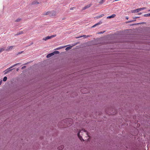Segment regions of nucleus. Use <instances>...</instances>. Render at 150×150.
Wrapping results in <instances>:
<instances>
[{"label": "nucleus", "instance_id": "obj_1", "mask_svg": "<svg viewBox=\"0 0 150 150\" xmlns=\"http://www.w3.org/2000/svg\"><path fill=\"white\" fill-rule=\"evenodd\" d=\"M106 113L109 114L115 115L116 114L117 112V111L115 109L111 108L110 110H108L107 109L105 110Z\"/></svg>", "mask_w": 150, "mask_h": 150}, {"label": "nucleus", "instance_id": "obj_2", "mask_svg": "<svg viewBox=\"0 0 150 150\" xmlns=\"http://www.w3.org/2000/svg\"><path fill=\"white\" fill-rule=\"evenodd\" d=\"M11 69V67H10L8 68H7L6 70L4 72H5L4 74H6L7 73H8L10 71H11L13 70L14 68Z\"/></svg>", "mask_w": 150, "mask_h": 150}, {"label": "nucleus", "instance_id": "obj_3", "mask_svg": "<svg viewBox=\"0 0 150 150\" xmlns=\"http://www.w3.org/2000/svg\"><path fill=\"white\" fill-rule=\"evenodd\" d=\"M50 16H55L56 15V13L55 11H50Z\"/></svg>", "mask_w": 150, "mask_h": 150}, {"label": "nucleus", "instance_id": "obj_4", "mask_svg": "<svg viewBox=\"0 0 150 150\" xmlns=\"http://www.w3.org/2000/svg\"><path fill=\"white\" fill-rule=\"evenodd\" d=\"M91 6V4H88V5H87V6H85V7H83L82 8V9L83 10H84L86 9H87V8H88L89 7H90Z\"/></svg>", "mask_w": 150, "mask_h": 150}, {"label": "nucleus", "instance_id": "obj_5", "mask_svg": "<svg viewBox=\"0 0 150 150\" xmlns=\"http://www.w3.org/2000/svg\"><path fill=\"white\" fill-rule=\"evenodd\" d=\"M54 54L53 53V52H52L51 53H49V54H48L47 56H46V57L47 58H49L50 57H51V56H52L53 55H54Z\"/></svg>", "mask_w": 150, "mask_h": 150}, {"label": "nucleus", "instance_id": "obj_6", "mask_svg": "<svg viewBox=\"0 0 150 150\" xmlns=\"http://www.w3.org/2000/svg\"><path fill=\"white\" fill-rule=\"evenodd\" d=\"M116 16V15L115 14H113L111 16H108L107 17V18H111L115 17Z\"/></svg>", "mask_w": 150, "mask_h": 150}, {"label": "nucleus", "instance_id": "obj_7", "mask_svg": "<svg viewBox=\"0 0 150 150\" xmlns=\"http://www.w3.org/2000/svg\"><path fill=\"white\" fill-rule=\"evenodd\" d=\"M51 38L50 36H47L44 38L43 39V40H46L48 39H50Z\"/></svg>", "mask_w": 150, "mask_h": 150}, {"label": "nucleus", "instance_id": "obj_8", "mask_svg": "<svg viewBox=\"0 0 150 150\" xmlns=\"http://www.w3.org/2000/svg\"><path fill=\"white\" fill-rule=\"evenodd\" d=\"M146 9V7H143V8H137V11L138 12H139V11H141V10H143L144 9Z\"/></svg>", "mask_w": 150, "mask_h": 150}, {"label": "nucleus", "instance_id": "obj_9", "mask_svg": "<svg viewBox=\"0 0 150 150\" xmlns=\"http://www.w3.org/2000/svg\"><path fill=\"white\" fill-rule=\"evenodd\" d=\"M64 147V146L63 145H62L58 147V149L59 150H62Z\"/></svg>", "mask_w": 150, "mask_h": 150}, {"label": "nucleus", "instance_id": "obj_10", "mask_svg": "<svg viewBox=\"0 0 150 150\" xmlns=\"http://www.w3.org/2000/svg\"><path fill=\"white\" fill-rule=\"evenodd\" d=\"M39 3V2H38L37 1H35L32 2V4L35 5L37 4H38Z\"/></svg>", "mask_w": 150, "mask_h": 150}, {"label": "nucleus", "instance_id": "obj_11", "mask_svg": "<svg viewBox=\"0 0 150 150\" xmlns=\"http://www.w3.org/2000/svg\"><path fill=\"white\" fill-rule=\"evenodd\" d=\"M144 23V22L140 23H135V24H131L130 25V26H133L134 25L140 24H144V23Z\"/></svg>", "mask_w": 150, "mask_h": 150}, {"label": "nucleus", "instance_id": "obj_12", "mask_svg": "<svg viewBox=\"0 0 150 150\" xmlns=\"http://www.w3.org/2000/svg\"><path fill=\"white\" fill-rule=\"evenodd\" d=\"M23 33V31H19L17 33V34H16L15 35H19L22 34Z\"/></svg>", "mask_w": 150, "mask_h": 150}, {"label": "nucleus", "instance_id": "obj_13", "mask_svg": "<svg viewBox=\"0 0 150 150\" xmlns=\"http://www.w3.org/2000/svg\"><path fill=\"white\" fill-rule=\"evenodd\" d=\"M72 47V46H70L68 47H67L65 49V50L66 51H67L68 50H69L71 49Z\"/></svg>", "mask_w": 150, "mask_h": 150}, {"label": "nucleus", "instance_id": "obj_14", "mask_svg": "<svg viewBox=\"0 0 150 150\" xmlns=\"http://www.w3.org/2000/svg\"><path fill=\"white\" fill-rule=\"evenodd\" d=\"M66 46H65L64 47H57V48H56V49H55V50H57L61 49H62V48L65 47H66Z\"/></svg>", "mask_w": 150, "mask_h": 150}, {"label": "nucleus", "instance_id": "obj_15", "mask_svg": "<svg viewBox=\"0 0 150 150\" xmlns=\"http://www.w3.org/2000/svg\"><path fill=\"white\" fill-rule=\"evenodd\" d=\"M104 16V14H101V15H100V16H97L96 17V18H100L101 17H102L103 16Z\"/></svg>", "mask_w": 150, "mask_h": 150}, {"label": "nucleus", "instance_id": "obj_16", "mask_svg": "<svg viewBox=\"0 0 150 150\" xmlns=\"http://www.w3.org/2000/svg\"><path fill=\"white\" fill-rule=\"evenodd\" d=\"M131 12L132 13H138L137 11V9L134 10H132L131 11Z\"/></svg>", "mask_w": 150, "mask_h": 150}, {"label": "nucleus", "instance_id": "obj_17", "mask_svg": "<svg viewBox=\"0 0 150 150\" xmlns=\"http://www.w3.org/2000/svg\"><path fill=\"white\" fill-rule=\"evenodd\" d=\"M80 140L81 141H84V140L83 139L82 137L81 136H80V137H78Z\"/></svg>", "mask_w": 150, "mask_h": 150}, {"label": "nucleus", "instance_id": "obj_18", "mask_svg": "<svg viewBox=\"0 0 150 150\" xmlns=\"http://www.w3.org/2000/svg\"><path fill=\"white\" fill-rule=\"evenodd\" d=\"M143 16H144L145 17H148V16H150V13L147 14H145L144 15H143Z\"/></svg>", "mask_w": 150, "mask_h": 150}, {"label": "nucleus", "instance_id": "obj_19", "mask_svg": "<svg viewBox=\"0 0 150 150\" xmlns=\"http://www.w3.org/2000/svg\"><path fill=\"white\" fill-rule=\"evenodd\" d=\"M20 64V63H16L13 65L12 66H11V68H13V67H15V66H17V65H18V64Z\"/></svg>", "mask_w": 150, "mask_h": 150}, {"label": "nucleus", "instance_id": "obj_20", "mask_svg": "<svg viewBox=\"0 0 150 150\" xmlns=\"http://www.w3.org/2000/svg\"><path fill=\"white\" fill-rule=\"evenodd\" d=\"M50 11H48L46 13L44 14V15H49L50 16Z\"/></svg>", "mask_w": 150, "mask_h": 150}, {"label": "nucleus", "instance_id": "obj_21", "mask_svg": "<svg viewBox=\"0 0 150 150\" xmlns=\"http://www.w3.org/2000/svg\"><path fill=\"white\" fill-rule=\"evenodd\" d=\"M54 54H59V52L58 51H55L53 52Z\"/></svg>", "mask_w": 150, "mask_h": 150}, {"label": "nucleus", "instance_id": "obj_22", "mask_svg": "<svg viewBox=\"0 0 150 150\" xmlns=\"http://www.w3.org/2000/svg\"><path fill=\"white\" fill-rule=\"evenodd\" d=\"M7 77L5 76L4 77L3 79V81H5L7 80Z\"/></svg>", "mask_w": 150, "mask_h": 150}, {"label": "nucleus", "instance_id": "obj_23", "mask_svg": "<svg viewBox=\"0 0 150 150\" xmlns=\"http://www.w3.org/2000/svg\"><path fill=\"white\" fill-rule=\"evenodd\" d=\"M105 0H100V1L99 2V3L100 4H102L105 1Z\"/></svg>", "mask_w": 150, "mask_h": 150}, {"label": "nucleus", "instance_id": "obj_24", "mask_svg": "<svg viewBox=\"0 0 150 150\" xmlns=\"http://www.w3.org/2000/svg\"><path fill=\"white\" fill-rule=\"evenodd\" d=\"M81 132V131H79L77 133V135L78 137H80V136H81L80 135V133Z\"/></svg>", "mask_w": 150, "mask_h": 150}, {"label": "nucleus", "instance_id": "obj_25", "mask_svg": "<svg viewBox=\"0 0 150 150\" xmlns=\"http://www.w3.org/2000/svg\"><path fill=\"white\" fill-rule=\"evenodd\" d=\"M79 43V42L75 43H74V44H72V47L74 46L75 45H77L78 43Z\"/></svg>", "mask_w": 150, "mask_h": 150}, {"label": "nucleus", "instance_id": "obj_26", "mask_svg": "<svg viewBox=\"0 0 150 150\" xmlns=\"http://www.w3.org/2000/svg\"><path fill=\"white\" fill-rule=\"evenodd\" d=\"M5 50V49L4 48H1L0 49V52H1Z\"/></svg>", "mask_w": 150, "mask_h": 150}, {"label": "nucleus", "instance_id": "obj_27", "mask_svg": "<svg viewBox=\"0 0 150 150\" xmlns=\"http://www.w3.org/2000/svg\"><path fill=\"white\" fill-rule=\"evenodd\" d=\"M21 18H18L15 21V22H19L21 20Z\"/></svg>", "mask_w": 150, "mask_h": 150}, {"label": "nucleus", "instance_id": "obj_28", "mask_svg": "<svg viewBox=\"0 0 150 150\" xmlns=\"http://www.w3.org/2000/svg\"><path fill=\"white\" fill-rule=\"evenodd\" d=\"M140 17H139V16H135V17H133V18L134 19H137V18H139Z\"/></svg>", "mask_w": 150, "mask_h": 150}, {"label": "nucleus", "instance_id": "obj_29", "mask_svg": "<svg viewBox=\"0 0 150 150\" xmlns=\"http://www.w3.org/2000/svg\"><path fill=\"white\" fill-rule=\"evenodd\" d=\"M98 25V23H97L95 24V25H93V26H92L91 28H94L95 27H96V26H97Z\"/></svg>", "mask_w": 150, "mask_h": 150}, {"label": "nucleus", "instance_id": "obj_30", "mask_svg": "<svg viewBox=\"0 0 150 150\" xmlns=\"http://www.w3.org/2000/svg\"><path fill=\"white\" fill-rule=\"evenodd\" d=\"M105 32V31H101V32H100L99 33H98V34H103V33H104Z\"/></svg>", "mask_w": 150, "mask_h": 150}, {"label": "nucleus", "instance_id": "obj_31", "mask_svg": "<svg viewBox=\"0 0 150 150\" xmlns=\"http://www.w3.org/2000/svg\"><path fill=\"white\" fill-rule=\"evenodd\" d=\"M86 35H83V36H80L79 37H76V38H81V37H86Z\"/></svg>", "mask_w": 150, "mask_h": 150}, {"label": "nucleus", "instance_id": "obj_32", "mask_svg": "<svg viewBox=\"0 0 150 150\" xmlns=\"http://www.w3.org/2000/svg\"><path fill=\"white\" fill-rule=\"evenodd\" d=\"M56 36V35L55 34V35H53L51 36H50V37H51V38H52L55 37V36Z\"/></svg>", "mask_w": 150, "mask_h": 150}, {"label": "nucleus", "instance_id": "obj_33", "mask_svg": "<svg viewBox=\"0 0 150 150\" xmlns=\"http://www.w3.org/2000/svg\"><path fill=\"white\" fill-rule=\"evenodd\" d=\"M102 23V22L101 21H100L99 22H98L97 23L98 24V25H100Z\"/></svg>", "mask_w": 150, "mask_h": 150}, {"label": "nucleus", "instance_id": "obj_34", "mask_svg": "<svg viewBox=\"0 0 150 150\" xmlns=\"http://www.w3.org/2000/svg\"><path fill=\"white\" fill-rule=\"evenodd\" d=\"M33 42H32L30 43V44H29V45H27L26 47H28V46H30V45H33Z\"/></svg>", "mask_w": 150, "mask_h": 150}, {"label": "nucleus", "instance_id": "obj_35", "mask_svg": "<svg viewBox=\"0 0 150 150\" xmlns=\"http://www.w3.org/2000/svg\"><path fill=\"white\" fill-rule=\"evenodd\" d=\"M23 51H21V52H19L17 54L18 55V54H20L22 53H23Z\"/></svg>", "mask_w": 150, "mask_h": 150}, {"label": "nucleus", "instance_id": "obj_36", "mask_svg": "<svg viewBox=\"0 0 150 150\" xmlns=\"http://www.w3.org/2000/svg\"><path fill=\"white\" fill-rule=\"evenodd\" d=\"M13 46H9V47L8 49L9 50L13 48Z\"/></svg>", "mask_w": 150, "mask_h": 150}, {"label": "nucleus", "instance_id": "obj_37", "mask_svg": "<svg viewBox=\"0 0 150 150\" xmlns=\"http://www.w3.org/2000/svg\"><path fill=\"white\" fill-rule=\"evenodd\" d=\"M26 66H23V67H22L21 68V69H24L26 67Z\"/></svg>", "mask_w": 150, "mask_h": 150}, {"label": "nucleus", "instance_id": "obj_38", "mask_svg": "<svg viewBox=\"0 0 150 150\" xmlns=\"http://www.w3.org/2000/svg\"><path fill=\"white\" fill-rule=\"evenodd\" d=\"M75 8V7H71V8H70V10H72Z\"/></svg>", "mask_w": 150, "mask_h": 150}, {"label": "nucleus", "instance_id": "obj_39", "mask_svg": "<svg viewBox=\"0 0 150 150\" xmlns=\"http://www.w3.org/2000/svg\"><path fill=\"white\" fill-rule=\"evenodd\" d=\"M69 120H71L70 119H69V118H67L65 120V121H67Z\"/></svg>", "mask_w": 150, "mask_h": 150}, {"label": "nucleus", "instance_id": "obj_40", "mask_svg": "<svg viewBox=\"0 0 150 150\" xmlns=\"http://www.w3.org/2000/svg\"><path fill=\"white\" fill-rule=\"evenodd\" d=\"M82 130L83 131H84V132H87V130H85V129H82Z\"/></svg>", "mask_w": 150, "mask_h": 150}, {"label": "nucleus", "instance_id": "obj_41", "mask_svg": "<svg viewBox=\"0 0 150 150\" xmlns=\"http://www.w3.org/2000/svg\"><path fill=\"white\" fill-rule=\"evenodd\" d=\"M30 62H28L26 63H25L24 65H27L28 64H29V63H30Z\"/></svg>", "mask_w": 150, "mask_h": 150}, {"label": "nucleus", "instance_id": "obj_42", "mask_svg": "<svg viewBox=\"0 0 150 150\" xmlns=\"http://www.w3.org/2000/svg\"><path fill=\"white\" fill-rule=\"evenodd\" d=\"M130 22H131V21H129L126 22V23H130Z\"/></svg>", "mask_w": 150, "mask_h": 150}, {"label": "nucleus", "instance_id": "obj_43", "mask_svg": "<svg viewBox=\"0 0 150 150\" xmlns=\"http://www.w3.org/2000/svg\"><path fill=\"white\" fill-rule=\"evenodd\" d=\"M125 18L126 19L128 20L129 19V17L128 16H126Z\"/></svg>", "mask_w": 150, "mask_h": 150}, {"label": "nucleus", "instance_id": "obj_44", "mask_svg": "<svg viewBox=\"0 0 150 150\" xmlns=\"http://www.w3.org/2000/svg\"><path fill=\"white\" fill-rule=\"evenodd\" d=\"M2 82V80H1V81H0V85L1 84Z\"/></svg>", "mask_w": 150, "mask_h": 150}, {"label": "nucleus", "instance_id": "obj_45", "mask_svg": "<svg viewBox=\"0 0 150 150\" xmlns=\"http://www.w3.org/2000/svg\"><path fill=\"white\" fill-rule=\"evenodd\" d=\"M90 35H88L86 36V37L88 38L90 37Z\"/></svg>", "mask_w": 150, "mask_h": 150}, {"label": "nucleus", "instance_id": "obj_46", "mask_svg": "<svg viewBox=\"0 0 150 150\" xmlns=\"http://www.w3.org/2000/svg\"><path fill=\"white\" fill-rule=\"evenodd\" d=\"M65 19H66V18H62V20H65Z\"/></svg>", "mask_w": 150, "mask_h": 150}, {"label": "nucleus", "instance_id": "obj_47", "mask_svg": "<svg viewBox=\"0 0 150 150\" xmlns=\"http://www.w3.org/2000/svg\"><path fill=\"white\" fill-rule=\"evenodd\" d=\"M18 70H19V68H17L16 69V71H18Z\"/></svg>", "mask_w": 150, "mask_h": 150}, {"label": "nucleus", "instance_id": "obj_48", "mask_svg": "<svg viewBox=\"0 0 150 150\" xmlns=\"http://www.w3.org/2000/svg\"><path fill=\"white\" fill-rule=\"evenodd\" d=\"M142 13H138V14L139 15H141L142 14Z\"/></svg>", "mask_w": 150, "mask_h": 150}, {"label": "nucleus", "instance_id": "obj_49", "mask_svg": "<svg viewBox=\"0 0 150 150\" xmlns=\"http://www.w3.org/2000/svg\"><path fill=\"white\" fill-rule=\"evenodd\" d=\"M131 22H134L133 20H131L130 21Z\"/></svg>", "mask_w": 150, "mask_h": 150}, {"label": "nucleus", "instance_id": "obj_50", "mask_svg": "<svg viewBox=\"0 0 150 150\" xmlns=\"http://www.w3.org/2000/svg\"><path fill=\"white\" fill-rule=\"evenodd\" d=\"M136 21V19H134V20H133L134 22L135 21Z\"/></svg>", "mask_w": 150, "mask_h": 150}, {"label": "nucleus", "instance_id": "obj_51", "mask_svg": "<svg viewBox=\"0 0 150 150\" xmlns=\"http://www.w3.org/2000/svg\"><path fill=\"white\" fill-rule=\"evenodd\" d=\"M148 11H150V9L148 10Z\"/></svg>", "mask_w": 150, "mask_h": 150}]
</instances>
